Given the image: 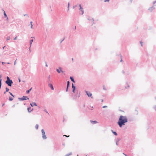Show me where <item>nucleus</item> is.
Masks as SVG:
<instances>
[{
	"instance_id": "obj_43",
	"label": "nucleus",
	"mask_w": 156,
	"mask_h": 156,
	"mask_svg": "<svg viewBox=\"0 0 156 156\" xmlns=\"http://www.w3.org/2000/svg\"><path fill=\"white\" fill-rule=\"evenodd\" d=\"M64 136H66V137H69V136H67V135H63Z\"/></svg>"
},
{
	"instance_id": "obj_36",
	"label": "nucleus",
	"mask_w": 156,
	"mask_h": 156,
	"mask_svg": "<svg viewBox=\"0 0 156 156\" xmlns=\"http://www.w3.org/2000/svg\"><path fill=\"white\" fill-rule=\"evenodd\" d=\"M154 110L156 111V105L154 107Z\"/></svg>"
},
{
	"instance_id": "obj_63",
	"label": "nucleus",
	"mask_w": 156,
	"mask_h": 156,
	"mask_svg": "<svg viewBox=\"0 0 156 156\" xmlns=\"http://www.w3.org/2000/svg\"><path fill=\"white\" fill-rule=\"evenodd\" d=\"M5 47V46H4V47H3V49H4Z\"/></svg>"
},
{
	"instance_id": "obj_24",
	"label": "nucleus",
	"mask_w": 156,
	"mask_h": 156,
	"mask_svg": "<svg viewBox=\"0 0 156 156\" xmlns=\"http://www.w3.org/2000/svg\"><path fill=\"white\" fill-rule=\"evenodd\" d=\"M44 111L46 113H48V115H49V113L48 112V111H47L46 109H45L44 110Z\"/></svg>"
},
{
	"instance_id": "obj_26",
	"label": "nucleus",
	"mask_w": 156,
	"mask_h": 156,
	"mask_svg": "<svg viewBox=\"0 0 156 156\" xmlns=\"http://www.w3.org/2000/svg\"><path fill=\"white\" fill-rule=\"evenodd\" d=\"M69 2L68 4V9H67V11H68L69 10Z\"/></svg>"
},
{
	"instance_id": "obj_30",
	"label": "nucleus",
	"mask_w": 156,
	"mask_h": 156,
	"mask_svg": "<svg viewBox=\"0 0 156 156\" xmlns=\"http://www.w3.org/2000/svg\"><path fill=\"white\" fill-rule=\"evenodd\" d=\"M79 7H80V9H83V8L81 7V4H80L79 5Z\"/></svg>"
},
{
	"instance_id": "obj_18",
	"label": "nucleus",
	"mask_w": 156,
	"mask_h": 156,
	"mask_svg": "<svg viewBox=\"0 0 156 156\" xmlns=\"http://www.w3.org/2000/svg\"><path fill=\"white\" fill-rule=\"evenodd\" d=\"M69 83H70V82L69 81H68L67 82V87H69Z\"/></svg>"
},
{
	"instance_id": "obj_14",
	"label": "nucleus",
	"mask_w": 156,
	"mask_h": 156,
	"mask_svg": "<svg viewBox=\"0 0 156 156\" xmlns=\"http://www.w3.org/2000/svg\"><path fill=\"white\" fill-rule=\"evenodd\" d=\"M90 122H91L93 124H95L97 123H98V122L96 121L90 120Z\"/></svg>"
},
{
	"instance_id": "obj_49",
	"label": "nucleus",
	"mask_w": 156,
	"mask_h": 156,
	"mask_svg": "<svg viewBox=\"0 0 156 156\" xmlns=\"http://www.w3.org/2000/svg\"><path fill=\"white\" fill-rule=\"evenodd\" d=\"M33 25L32 24H31V29L33 28Z\"/></svg>"
},
{
	"instance_id": "obj_35",
	"label": "nucleus",
	"mask_w": 156,
	"mask_h": 156,
	"mask_svg": "<svg viewBox=\"0 0 156 156\" xmlns=\"http://www.w3.org/2000/svg\"><path fill=\"white\" fill-rule=\"evenodd\" d=\"M24 16H27L28 17H29L28 15L27 14H25L24 15Z\"/></svg>"
},
{
	"instance_id": "obj_8",
	"label": "nucleus",
	"mask_w": 156,
	"mask_h": 156,
	"mask_svg": "<svg viewBox=\"0 0 156 156\" xmlns=\"http://www.w3.org/2000/svg\"><path fill=\"white\" fill-rule=\"evenodd\" d=\"M59 69L60 70L58 69H56V71L58 73H60L61 72L62 73H64V72L62 70V68L61 67H59Z\"/></svg>"
},
{
	"instance_id": "obj_62",
	"label": "nucleus",
	"mask_w": 156,
	"mask_h": 156,
	"mask_svg": "<svg viewBox=\"0 0 156 156\" xmlns=\"http://www.w3.org/2000/svg\"><path fill=\"white\" fill-rule=\"evenodd\" d=\"M123 154H124V155H125V156H127L126 154H125L124 153H123Z\"/></svg>"
},
{
	"instance_id": "obj_10",
	"label": "nucleus",
	"mask_w": 156,
	"mask_h": 156,
	"mask_svg": "<svg viewBox=\"0 0 156 156\" xmlns=\"http://www.w3.org/2000/svg\"><path fill=\"white\" fill-rule=\"evenodd\" d=\"M87 20L90 21L92 20V22H93L92 24L94 23V20L93 18H91L90 17H88L87 18Z\"/></svg>"
},
{
	"instance_id": "obj_53",
	"label": "nucleus",
	"mask_w": 156,
	"mask_h": 156,
	"mask_svg": "<svg viewBox=\"0 0 156 156\" xmlns=\"http://www.w3.org/2000/svg\"><path fill=\"white\" fill-rule=\"evenodd\" d=\"M32 22H30V24L31 25V24H32Z\"/></svg>"
},
{
	"instance_id": "obj_7",
	"label": "nucleus",
	"mask_w": 156,
	"mask_h": 156,
	"mask_svg": "<svg viewBox=\"0 0 156 156\" xmlns=\"http://www.w3.org/2000/svg\"><path fill=\"white\" fill-rule=\"evenodd\" d=\"M72 88H73L72 92L75 93V92L76 88V87L75 86H74L73 83H72Z\"/></svg>"
},
{
	"instance_id": "obj_16",
	"label": "nucleus",
	"mask_w": 156,
	"mask_h": 156,
	"mask_svg": "<svg viewBox=\"0 0 156 156\" xmlns=\"http://www.w3.org/2000/svg\"><path fill=\"white\" fill-rule=\"evenodd\" d=\"M112 133H113V134L114 135H115V136H117V133L116 132L112 130Z\"/></svg>"
},
{
	"instance_id": "obj_9",
	"label": "nucleus",
	"mask_w": 156,
	"mask_h": 156,
	"mask_svg": "<svg viewBox=\"0 0 156 156\" xmlns=\"http://www.w3.org/2000/svg\"><path fill=\"white\" fill-rule=\"evenodd\" d=\"M155 7L154 6H153L152 7H151L150 8H149L148 9V10L150 11L151 12H152V11L154 9H155Z\"/></svg>"
},
{
	"instance_id": "obj_37",
	"label": "nucleus",
	"mask_w": 156,
	"mask_h": 156,
	"mask_svg": "<svg viewBox=\"0 0 156 156\" xmlns=\"http://www.w3.org/2000/svg\"><path fill=\"white\" fill-rule=\"evenodd\" d=\"M156 3V1H155L154 2H153V5L154 4H155Z\"/></svg>"
},
{
	"instance_id": "obj_23",
	"label": "nucleus",
	"mask_w": 156,
	"mask_h": 156,
	"mask_svg": "<svg viewBox=\"0 0 156 156\" xmlns=\"http://www.w3.org/2000/svg\"><path fill=\"white\" fill-rule=\"evenodd\" d=\"M103 89L105 90H106L107 89H106V88L105 87V85H103Z\"/></svg>"
},
{
	"instance_id": "obj_34",
	"label": "nucleus",
	"mask_w": 156,
	"mask_h": 156,
	"mask_svg": "<svg viewBox=\"0 0 156 156\" xmlns=\"http://www.w3.org/2000/svg\"><path fill=\"white\" fill-rule=\"evenodd\" d=\"M65 39V38H64L61 41H60V43H61Z\"/></svg>"
},
{
	"instance_id": "obj_42",
	"label": "nucleus",
	"mask_w": 156,
	"mask_h": 156,
	"mask_svg": "<svg viewBox=\"0 0 156 156\" xmlns=\"http://www.w3.org/2000/svg\"><path fill=\"white\" fill-rule=\"evenodd\" d=\"M120 140V139L118 138L117 139V141H116L118 142Z\"/></svg>"
},
{
	"instance_id": "obj_27",
	"label": "nucleus",
	"mask_w": 156,
	"mask_h": 156,
	"mask_svg": "<svg viewBox=\"0 0 156 156\" xmlns=\"http://www.w3.org/2000/svg\"><path fill=\"white\" fill-rule=\"evenodd\" d=\"M2 79L1 78V75H0V85H2Z\"/></svg>"
},
{
	"instance_id": "obj_6",
	"label": "nucleus",
	"mask_w": 156,
	"mask_h": 156,
	"mask_svg": "<svg viewBox=\"0 0 156 156\" xmlns=\"http://www.w3.org/2000/svg\"><path fill=\"white\" fill-rule=\"evenodd\" d=\"M85 92L88 97H90L91 98H93V97L92 96V94L91 93L86 91Z\"/></svg>"
},
{
	"instance_id": "obj_57",
	"label": "nucleus",
	"mask_w": 156,
	"mask_h": 156,
	"mask_svg": "<svg viewBox=\"0 0 156 156\" xmlns=\"http://www.w3.org/2000/svg\"><path fill=\"white\" fill-rule=\"evenodd\" d=\"M33 109H33V108H32V109H31V110H30V111H31V112H32V111H33Z\"/></svg>"
},
{
	"instance_id": "obj_20",
	"label": "nucleus",
	"mask_w": 156,
	"mask_h": 156,
	"mask_svg": "<svg viewBox=\"0 0 156 156\" xmlns=\"http://www.w3.org/2000/svg\"><path fill=\"white\" fill-rule=\"evenodd\" d=\"M4 16L6 17H7V20L8 19V18L7 17V15L6 14L5 12V11H4Z\"/></svg>"
},
{
	"instance_id": "obj_52",
	"label": "nucleus",
	"mask_w": 156,
	"mask_h": 156,
	"mask_svg": "<svg viewBox=\"0 0 156 156\" xmlns=\"http://www.w3.org/2000/svg\"><path fill=\"white\" fill-rule=\"evenodd\" d=\"M116 144L117 145H118V142L116 141Z\"/></svg>"
},
{
	"instance_id": "obj_55",
	"label": "nucleus",
	"mask_w": 156,
	"mask_h": 156,
	"mask_svg": "<svg viewBox=\"0 0 156 156\" xmlns=\"http://www.w3.org/2000/svg\"><path fill=\"white\" fill-rule=\"evenodd\" d=\"M32 43H30V47H31V44H32Z\"/></svg>"
},
{
	"instance_id": "obj_58",
	"label": "nucleus",
	"mask_w": 156,
	"mask_h": 156,
	"mask_svg": "<svg viewBox=\"0 0 156 156\" xmlns=\"http://www.w3.org/2000/svg\"><path fill=\"white\" fill-rule=\"evenodd\" d=\"M76 26H75V28H74V30H75L76 29Z\"/></svg>"
},
{
	"instance_id": "obj_47",
	"label": "nucleus",
	"mask_w": 156,
	"mask_h": 156,
	"mask_svg": "<svg viewBox=\"0 0 156 156\" xmlns=\"http://www.w3.org/2000/svg\"><path fill=\"white\" fill-rule=\"evenodd\" d=\"M17 39V36L15 38H14V40H16Z\"/></svg>"
},
{
	"instance_id": "obj_54",
	"label": "nucleus",
	"mask_w": 156,
	"mask_h": 156,
	"mask_svg": "<svg viewBox=\"0 0 156 156\" xmlns=\"http://www.w3.org/2000/svg\"><path fill=\"white\" fill-rule=\"evenodd\" d=\"M16 61H15V62H14V65H15L16 64Z\"/></svg>"
},
{
	"instance_id": "obj_12",
	"label": "nucleus",
	"mask_w": 156,
	"mask_h": 156,
	"mask_svg": "<svg viewBox=\"0 0 156 156\" xmlns=\"http://www.w3.org/2000/svg\"><path fill=\"white\" fill-rule=\"evenodd\" d=\"M30 105L32 107L34 106H37V105L36 103L35 102H33L32 103H30Z\"/></svg>"
},
{
	"instance_id": "obj_29",
	"label": "nucleus",
	"mask_w": 156,
	"mask_h": 156,
	"mask_svg": "<svg viewBox=\"0 0 156 156\" xmlns=\"http://www.w3.org/2000/svg\"><path fill=\"white\" fill-rule=\"evenodd\" d=\"M10 39V37L9 36L7 37V40H9Z\"/></svg>"
},
{
	"instance_id": "obj_60",
	"label": "nucleus",
	"mask_w": 156,
	"mask_h": 156,
	"mask_svg": "<svg viewBox=\"0 0 156 156\" xmlns=\"http://www.w3.org/2000/svg\"><path fill=\"white\" fill-rule=\"evenodd\" d=\"M50 77V76H48V78L49 79Z\"/></svg>"
},
{
	"instance_id": "obj_33",
	"label": "nucleus",
	"mask_w": 156,
	"mask_h": 156,
	"mask_svg": "<svg viewBox=\"0 0 156 156\" xmlns=\"http://www.w3.org/2000/svg\"><path fill=\"white\" fill-rule=\"evenodd\" d=\"M45 66L47 67L48 66V65H47V62H45Z\"/></svg>"
},
{
	"instance_id": "obj_21",
	"label": "nucleus",
	"mask_w": 156,
	"mask_h": 156,
	"mask_svg": "<svg viewBox=\"0 0 156 156\" xmlns=\"http://www.w3.org/2000/svg\"><path fill=\"white\" fill-rule=\"evenodd\" d=\"M72 154V152H70L68 154H67L66 155V156H69V155H71Z\"/></svg>"
},
{
	"instance_id": "obj_50",
	"label": "nucleus",
	"mask_w": 156,
	"mask_h": 156,
	"mask_svg": "<svg viewBox=\"0 0 156 156\" xmlns=\"http://www.w3.org/2000/svg\"><path fill=\"white\" fill-rule=\"evenodd\" d=\"M129 0V2L130 3H131L132 2V0Z\"/></svg>"
},
{
	"instance_id": "obj_19",
	"label": "nucleus",
	"mask_w": 156,
	"mask_h": 156,
	"mask_svg": "<svg viewBox=\"0 0 156 156\" xmlns=\"http://www.w3.org/2000/svg\"><path fill=\"white\" fill-rule=\"evenodd\" d=\"M13 100V98L11 97H9V100L10 101H12Z\"/></svg>"
},
{
	"instance_id": "obj_56",
	"label": "nucleus",
	"mask_w": 156,
	"mask_h": 156,
	"mask_svg": "<svg viewBox=\"0 0 156 156\" xmlns=\"http://www.w3.org/2000/svg\"><path fill=\"white\" fill-rule=\"evenodd\" d=\"M90 21L91 22V23H92V25L93 24H92L93 22H92V20H91V21Z\"/></svg>"
},
{
	"instance_id": "obj_17",
	"label": "nucleus",
	"mask_w": 156,
	"mask_h": 156,
	"mask_svg": "<svg viewBox=\"0 0 156 156\" xmlns=\"http://www.w3.org/2000/svg\"><path fill=\"white\" fill-rule=\"evenodd\" d=\"M32 88H31L29 90L26 91V93L27 94H29L30 91L31 90Z\"/></svg>"
},
{
	"instance_id": "obj_5",
	"label": "nucleus",
	"mask_w": 156,
	"mask_h": 156,
	"mask_svg": "<svg viewBox=\"0 0 156 156\" xmlns=\"http://www.w3.org/2000/svg\"><path fill=\"white\" fill-rule=\"evenodd\" d=\"M76 91H77V92H76V94L75 96H74V97H73V99H76V97H78L79 98L80 96V92L79 93L78 91L77 90H76Z\"/></svg>"
},
{
	"instance_id": "obj_3",
	"label": "nucleus",
	"mask_w": 156,
	"mask_h": 156,
	"mask_svg": "<svg viewBox=\"0 0 156 156\" xmlns=\"http://www.w3.org/2000/svg\"><path fill=\"white\" fill-rule=\"evenodd\" d=\"M18 99L20 101H23L29 100V98H28V97L26 96H23L22 98H19Z\"/></svg>"
},
{
	"instance_id": "obj_11",
	"label": "nucleus",
	"mask_w": 156,
	"mask_h": 156,
	"mask_svg": "<svg viewBox=\"0 0 156 156\" xmlns=\"http://www.w3.org/2000/svg\"><path fill=\"white\" fill-rule=\"evenodd\" d=\"M48 86L50 87V88H51V89L52 90H53L54 88V87H53V85L52 84H51V83H49L48 84Z\"/></svg>"
},
{
	"instance_id": "obj_59",
	"label": "nucleus",
	"mask_w": 156,
	"mask_h": 156,
	"mask_svg": "<svg viewBox=\"0 0 156 156\" xmlns=\"http://www.w3.org/2000/svg\"><path fill=\"white\" fill-rule=\"evenodd\" d=\"M79 9L81 11L83 10L82 9H80V8Z\"/></svg>"
},
{
	"instance_id": "obj_25",
	"label": "nucleus",
	"mask_w": 156,
	"mask_h": 156,
	"mask_svg": "<svg viewBox=\"0 0 156 156\" xmlns=\"http://www.w3.org/2000/svg\"><path fill=\"white\" fill-rule=\"evenodd\" d=\"M9 93L12 97H14V96L11 92H9Z\"/></svg>"
},
{
	"instance_id": "obj_39",
	"label": "nucleus",
	"mask_w": 156,
	"mask_h": 156,
	"mask_svg": "<svg viewBox=\"0 0 156 156\" xmlns=\"http://www.w3.org/2000/svg\"><path fill=\"white\" fill-rule=\"evenodd\" d=\"M107 106L105 105V106H103L102 107L103 108H107Z\"/></svg>"
},
{
	"instance_id": "obj_15",
	"label": "nucleus",
	"mask_w": 156,
	"mask_h": 156,
	"mask_svg": "<svg viewBox=\"0 0 156 156\" xmlns=\"http://www.w3.org/2000/svg\"><path fill=\"white\" fill-rule=\"evenodd\" d=\"M31 109V107H29L27 108L28 111L29 113H30L31 112V111L30 110Z\"/></svg>"
},
{
	"instance_id": "obj_13",
	"label": "nucleus",
	"mask_w": 156,
	"mask_h": 156,
	"mask_svg": "<svg viewBox=\"0 0 156 156\" xmlns=\"http://www.w3.org/2000/svg\"><path fill=\"white\" fill-rule=\"evenodd\" d=\"M70 79L71 80V81L73 82L74 83L75 82V81L74 80V78L72 76H70Z\"/></svg>"
},
{
	"instance_id": "obj_31",
	"label": "nucleus",
	"mask_w": 156,
	"mask_h": 156,
	"mask_svg": "<svg viewBox=\"0 0 156 156\" xmlns=\"http://www.w3.org/2000/svg\"><path fill=\"white\" fill-rule=\"evenodd\" d=\"M33 41V39H31L30 41V43H32Z\"/></svg>"
},
{
	"instance_id": "obj_45",
	"label": "nucleus",
	"mask_w": 156,
	"mask_h": 156,
	"mask_svg": "<svg viewBox=\"0 0 156 156\" xmlns=\"http://www.w3.org/2000/svg\"><path fill=\"white\" fill-rule=\"evenodd\" d=\"M68 88L69 87H67V88H66V92H67L68 91Z\"/></svg>"
},
{
	"instance_id": "obj_1",
	"label": "nucleus",
	"mask_w": 156,
	"mask_h": 156,
	"mask_svg": "<svg viewBox=\"0 0 156 156\" xmlns=\"http://www.w3.org/2000/svg\"><path fill=\"white\" fill-rule=\"evenodd\" d=\"M127 122L128 119L126 116L120 115L117 122V124L121 128L123 125H125V123Z\"/></svg>"
},
{
	"instance_id": "obj_40",
	"label": "nucleus",
	"mask_w": 156,
	"mask_h": 156,
	"mask_svg": "<svg viewBox=\"0 0 156 156\" xmlns=\"http://www.w3.org/2000/svg\"><path fill=\"white\" fill-rule=\"evenodd\" d=\"M77 6V5H74L73 7V9H74Z\"/></svg>"
},
{
	"instance_id": "obj_28",
	"label": "nucleus",
	"mask_w": 156,
	"mask_h": 156,
	"mask_svg": "<svg viewBox=\"0 0 156 156\" xmlns=\"http://www.w3.org/2000/svg\"><path fill=\"white\" fill-rule=\"evenodd\" d=\"M5 89H6V92H8L9 90V89L7 87H6L5 88Z\"/></svg>"
},
{
	"instance_id": "obj_61",
	"label": "nucleus",
	"mask_w": 156,
	"mask_h": 156,
	"mask_svg": "<svg viewBox=\"0 0 156 156\" xmlns=\"http://www.w3.org/2000/svg\"><path fill=\"white\" fill-rule=\"evenodd\" d=\"M5 105V104L4 103H3V104L2 105V106H3Z\"/></svg>"
},
{
	"instance_id": "obj_48",
	"label": "nucleus",
	"mask_w": 156,
	"mask_h": 156,
	"mask_svg": "<svg viewBox=\"0 0 156 156\" xmlns=\"http://www.w3.org/2000/svg\"><path fill=\"white\" fill-rule=\"evenodd\" d=\"M18 80H19V82H20L21 81V80H20V79L19 78Z\"/></svg>"
},
{
	"instance_id": "obj_44",
	"label": "nucleus",
	"mask_w": 156,
	"mask_h": 156,
	"mask_svg": "<svg viewBox=\"0 0 156 156\" xmlns=\"http://www.w3.org/2000/svg\"><path fill=\"white\" fill-rule=\"evenodd\" d=\"M48 83H50V82H51V80H50V79H49V80H48Z\"/></svg>"
},
{
	"instance_id": "obj_38",
	"label": "nucleus",
	"mask_w": 156,
	"mask_h": 156,
	"mask_svg": "<svg viewBox=\"0 0 156 156\" xmlns=\"http://www.w3.org/2000/svg\"><path fill=\"white\" fill-rule=\"evenodd\" d=\"M81 12H82V14H81L82 15V14H83V13L84 12V11L83 10L81 11Z\"/></svg>"
},
{
	"instance_id": "obj_46",
	"label": "nucleus",
	"mask_w": 156,
	"mask_h": 156,
	"mask_svg": "<svg viewBox=\"0 0 156 156\" xmlns=\"http://www.w3.org/2000/svg\"><path fill=\"white\" fill-rule=\"evenodd\" d=\"M122 73H123V74H124L125 73V71L124 70H122Z\"/></svg>"
},
{
	"instance_id": "obj_64",
	"label": "nucleus",
	"mask_w": 156,
	"mask_h": 156,
	"mask_svg": "<svg viewBox=\"0 0 156 156\" xmlns=\"http://www.w3.org/2000/svg\"><path fill=\"white\" fill-rule=\"evenodd\" d=\"M122 58H121V59L120 60V62H122Z\"/></svg>"
},
{
	"instance_id": "obj_2",
	"label": "nucleus",
	"mask_w": 156,
	"mask_h": 156,
	"mask_svg": "<svg viewBox=\"0 0 156 156\" xmlns=\"http://www.w3.org/2000/svg\"><path fill=\"white\" fill-rule=\"evenodd\" d=\"M6 78L7 80L5 81V83L7 84L8 86L11 87L12 84L13 83L12 81L10 80L8 76L6 77Z\"/></svg>"
},
{
	"instance_id": "obj_51",
	"label": "nucleus",
	"mask_w": 156,
	"mask_h": 156,
	"mask_svg": "<svg viewBox=\"0 0 156 156\" xmlns=\"http://www.w3.org/2000/svg\"><path fill=\"white\" fill-rule=\"evenodd\" d=\"M30 48H31V47H30L29 48V49L30 50Z\"/></svg>"
},
{
	"instance_id": "obj_32",
	"label": "nucleus",
	"mask_w": 156,
	"mask_h": 156,
	"mask_svg": "<svg viewBox=\"0 0 156 156\" xmlns=\"http://www.w3.org/2000/svg\"><path fill=\"white\" fill-rule=\"evenodd\" d=\"M109 0H104V2H109Z\"/></svg>"
},
{
	"instance_id": "obj_4",
	"label": "nucleus",
	"mask_w": 156,
	"mask_h": 156,
	"mask_svg": "<svg viewBox=\"0 0 156 156\" xmlns=\"http://www.w3.org/2000/svg\"><path fill=\"white\" fill-rule=\"evenodd\" d=\"M42 133V138L44 140L46 139L47 138L46 136L45 135V133L44 131V130L42 129L41 130Z\"/></svg>"
},
{
	"instance_id": "obj_22",
	"label": "nucleus",
	"mask_w": 156,
	"mask_h": 156,
	"mask_svg": "<svg viewBox=\"0 0 156 156\" xmlns=\"http://www.w3.org/2000/svg\"><path fill=\"white\" fill-rule=\"evenodd\" d=\"M38 128V124H36L35 126V128L36 129H37Z\"/></svg>"
},
{
	"instance_id": "obj_41",
	"label": "nucleus",
	"mask_w": 156,
	"mask_h": 156,
	"mask_svg": "<svg viewBox=\"0 0 156 156\" xmlns=\"http://www.w3.org/2000/svg\"><path fill=\"white\" fill-rule=\"evenodd\" d=\"M142 41H140V43L142 47L143 46V45H142Z\"/></svg>"
}]
</instances>
